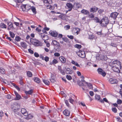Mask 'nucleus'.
<instances>
[{
	"label": "nucleus",
	"mask_w": 122,
	"mask_h": 122,
	"mask_svg": "<svg viewBox=\"0 0 122 122\" xmlns=\"http://www.w3.org/2000/svg\"><path fill=\"white\" fill-rule=\"evenodd\" d=\"M0 27L3 29H6V25L4 23H1L0 24Z\"/></svg>",
	"instance_id": "obj_28"
},
{
	"label": "nucleus",
	"mask_w": 122,
	"mask_h": 122,
	"mask_svg": "<svg viewBox=\"0 0 122 122\" xmlns=\"http://www.w3.org/2000/svg\"><path fill=\"white\" fill-rule=\"evenodd\" d=\"M27 116V119H31L33 117V116L30 114H28Z\"/></svg>",
	"instance_id": "obj_39"
},
{
	"label": "nucleus",
	"mask_w": 122,
	"mask_h": 122,
	"mask_svg": "<svg viewBox=\"0 0 122 122\" xmlns=\"http://www.w3.org/2000/svg\"><path fill=\"white\" fill-rule=\"evenodd\" d=\"M50 80L52 83H54L55 81V80L54 77H53L52 75L51 76V78L50 79Z\"/></svg>",
	"instance_id": "obj_47"
},
{
	"label": "nucleus",
	"mask_w": 122,
	"mask_h": 122,
	"mask_svg": "<svg viewBox=\"0 0 122 122\" xmlns=\"http://www.w3.org/2000/svg\"><path fill=\"white\" fill-rule=\"evenodd\" d=\"M52 42L53 44L55 45H57V44H59V43L57 42L55 40L53 41H52Z\"/></svg>",
	"instance_id": "obj_63"
},
{
	"label": "nucleus",
	"mask_w": 122,
	"mask_h": 122,
	"mask_svg": "<svg viewBox=\"0 0 122 122\" xmlns=\"http://www.w3.org/2000/svg\"><path fill=\"white\" fill-rule=\"evenodd\" d=\"M109 81V82L112 84L116 83L117 82V81L116 80L112 78L110 79Z\"/></svg>",
	"instance_id": "obj_17"
},
{
	"label": "nucleus",
	"mask_w": 122,
	"mask_h": 122,
	"mask_svg": "<svg viewBox=\"0 0 122 122\" xmlns=\"http://www.w3.org/2000/svg\"><path fill=\"white\" fill-rule=\"evenodd\" d=\"M34 55L36 57H39V54L37 52H35L34 53Z\"/></svg>",
	"instance_id": "obj_64"
},
{
	"label": "nucleus",
	"mask_w": 122,
	"mask_h": 122,
	"mask_svg": "<svg viewBox=\"0 0 122 122\" xmlns=\"http://www.w3.org/2000/svg\"><path fill=\"white\" fill-rule=\"evenodd\" d=\"M112 111L116 113L117 112V109L115 107H114L112 108Z\"/></svg>",
	"instance_id": "obj_52"
},
{
	"label": "nucleus",
	"mask_w": 122,
	"mask_h": 122,
	"mask_svg": "<svg viewBox=\"0 0 122 122\" xmlns=\"http://www.w3.org/2000/svg\"><path fill=\"white\" fill-rule=\"evenodd\" d=\"M33 79L35 82L38 83H39L41 82L40 80L38 77H34L33 78Z\"/></svg>",
	"instance_id": "obj_21"
},
{
	"label": "nucleus",
	"mask_w": 122,
	"mask_h": 122,
	"mask_svg": "<svg viewBox=\"0 0 122 122\" xmlns=\"http://www.w3.org/2000/svg\"><path fill=\"white\" fill-rule=\"evenodd\" d=\"M81 13L85 15H88L89 14V11L87 10L83 9L81 11Z\"/></svg>",
	"instance_id": "obj_20"
},
{
	"label": "nucleus",
	"mask_w": 122,
	"mask_h": 122,
	"mask_svg": "<svg viewBox=\"0 0 122 122\" xmlns=\"http://www.w3.org/2000/svg\"><path fill=\"white\" fill-rule=\"evenodd\" d=\"M118 14L116 12L112 13L110 15V17L112 18L113 19H116Z\"/></svg>",
	"instance_id": "obj_14"
},
{
	"label": "nucleus",
	"mask_w": 122,
	"mask_h": 122,
	"mask_svg": "<svg viewBox=\"0 0 122 122\" xmlns=\"http://www.w3.org/2000/svg\"><path fill=\"white\" fill-rule=\"evenodd\" d=\"M7 25H8V27L11 29L13 30L14 28L13 27L12 23L10 22H7Z\"/></svg>",
	"instance_id": "obj_25"
},
{
	"label": "nucleus",
	"mask_w": 122,
	"mask_h": 122,
	"mask_svg": "<svg viewBox=\"0 0 122 122\" xmlns=\"http://www.w3.org/2000/svg\"><path fill=\"white\" fill-rule=\"evenodd\" d=\"M58 62V61L56 59H54L52 62H51L50 63V64L52 65V64H55Z\"/></svg>",
	"instance_id": "obj_36"
},
{
	"label": "nucleus",
	"mask_w": 122,
	"mask_h": 122,
	"mask_svg": "<svg viewBox=\"0 0 122 122\" xmlns=\"http://www.w3.org/2000/svg\"><path fill=\"white\" fill-rule=\"evenodd\" d=\"M75 46L78 49H80L81 47V46L80 45L76 44Z\"/></svg>",
	"instance_id": "obj_51"
},
{
	"label": "nucleus",
	"mask_w": 122,
	"mask_h": 122,
	"mask_svg": "<svg viewBox=\"0 0 122 122\" xmlns=\"http://www.w3.org/2000/svg\"><path fill=\"white\" fill-rule=\"evenodd\" d=\"M71 63L73 64L75 66L78 67H80V66L78 63L76 62L75 61L73 60H72L71 62Z\"/></svg>",
	"instance_id": "obj_26"
},
{
	"label": "nucleus",
	"mask_w": 122,
	"mask_h": 122,
	"mask_svg": "<svg viewBox=\"0 0 122 122\" xmlns=\"http://www.w3.org/2000/svg\"><path fill=\"white\" fill-rule=\"evenodd\" d=\"M117 102L118 104H120L122 103V101L120 99H118L117 101Z\"/></svg>",
	"instance_id": "obj_54"
},
{
	"label": "nucleus",
	"mask_w": 122,
	"mask_h": 122,
	"mask_svg": "<svg viewBox=\"0 0 122 122\" xmlns=\"http://www.w3.org/2000/svg\"><path fill=\"white\" fill-rule=\"evenodd\" d=\"M113 61H112L111 62L110 64H112L113 65V66L112 67V69L114 71L116 72H119V67L118 66H116V65H117L116 64H112V62Z\"/></svg>",
	"instance_id": "obj_4"
},
{
	"label": "nucleus",
	"mask_w": 122,
	"mask_h": 122,
	"mask_svg": "<svg viewBox=\"0 0 122 122\" xmlns=\"http://www.w3.org/2000/svg\"><path fill=\"white\" fill-rule=\"evenodd\" d=\"M0 72L2 74H4L5 73V71L2 67H0Z\"/></svg>",
	"instance_id": "obj_37"
},
{
	"label": "nucleus",
	"mask_w": 122,
	"mask_h": 122,
	"mask_svg": "<svg viewBox=\"0 0 122 122\" xmlns=\"http://www.w3.org/2000/svg\"><path fill=\"white\" fill-rule=\"evenodd\" d=\"M13 85L15 87L18 91H20V89L19 87L17 85H16L14 84H13Z\"/></svg>",
	"instance_id": "obj_46"
},
{
	"label": "nucleus",
	"mask_w": 122,
	"mask_h": 122,
	"mask_svg": "<svg viewBox=\"0 0 122 122\" xmlns=\"http://www.w3.org/2000/svg\"><path fill=\"white\" fill-rule=\"evenodd\" d=\"M109 23V20L107 17H104L100 20V24L102 26H105Z\"/></svg>",
	"instance_id": "obj_1"
},
{
	"label": "nucleus",
	"mask_w": 122,
	"mask_h": 122,
	"mask_svg": "<svg viewBox=\"0 0 122 122\" xmlns=\"http://www.w3.org/2000/svg\"><path fill=\"white\" fill-rule=\"evenodd\" d=\"M93 20H94L95 22L97 23H100V20L97 17H95L94 18Z\"/></svg>",
	"instance_id": "obj_30"
},
{
	"label": "nucleus",
	"mask_w": 122,
	"mask_h": 122,
	"mask_svg": "<svg viewBox=\"0 0 122 122\" xmlns=\"http://www.w3.org/2000/svg\"><path fill=\"white\" fill-rule=\"evenodd\" d=\"M9 32L10 36L12 38H14L15 36V34L13 33L10 31Z\"/></svg>",
	"instance_id": "obj_40"
},
{
	"label": "nucleus",
	"mask_w": 122,
	"mask_h": 122,
	"mask_svg": "<svg viewBox=\"0 0 122 122\" xmlns=\"http://www.w3.org/2000/svg\"><path fill=\"white\" fill-rule=\"evenodd\" d=\"M3 115V113L1 111H0V119H1Z\"/></svg>",
	"instance_id": "obj_50"
},
{
	"label": "nucleus",
	"mask_w": 122,
	"mask_h": 122,
	"mask_svg": "<svg viewBox=\"0 0 122 122\" xmlns=\"http://www.w3.org/2000/svg\"><path fill=\"white\" fill-rule=\"evenodd\" d=\"M20 107V104L17 103H15L13 105V109L15 112H17Z\"/></svg>",
	"instance_id": "obj_3"
},
{
	"label": "nucleus",
	"mask_w": 122,
	"mask_h": 122,
	"mask_svg": "<svg viewBox=\"0 0 122 122\" xmlns=\"http://www.w3.org/2000/svg\"><path fill=\"white\" fill-rule=\"evenodd\" d=\"M27 76L29 77H31L32 76V73L30 71H28L27 72Z\"/></svg>",
	"instance_id": "obj_38"
},
{
	"label": "nucleus",
	"mask_w": 122,
	"mask_h": 122,
	"mask_svg": "<svg viewBox=\"0 0 122 122\" xmlns=\"http://www.w3.org/2000/svg\"><path fill=\"white\" fill-rule=\"evenodd\" d=\"M95 98L96 100H97L98 101H99L100 102L102 103H103L104 101L102 99H100V96L97 94L95 96Z\"/></svg>",
	"instance_id": "obj_13"
},
{
	"label": "nucleus",
	"mask_w": 122,
	"mask_h": 122,
	"mask_svg": "<svg viewBox=\"0 0 122 122\" xmlns=\"http://www.w3.org/2000/svg\"><path fill=\"white\" fill-rule=\"evenodd\" d=\"M98 72L99 74L101 75L104 77L106 75V73L101 68H98L97 69Z\"/></svg>",
	"instance_id": "obj_7"
},
{
	"label": "nucleus",
	"mask_w": 122,
	"mask_h": 122,
	"mask_svg": "<svg viewBox=\"0 0 122 122\" xmlns=\"http://www.w3.org/2000/svg\"><path fill=\"white\" fill-rule=\"evenodd\" d=\"M103 11V10L102 9H100L98 11V13L99 14H102Z\"/></svg>",
	"instance_id": "obj_56"
},
{
	"label": "nucleus",
	"mask_w": 122,
	"mask_h": 122,
	"mask_svg": "<svg viewBox=\"0 0 122 122\" xmlns=\"http://www.w3.org/2000/svg\"><path fill=\"white\" fill-rule=\"evenodd\" d=\"M64 114L66 116H68L70 114V112L67 110H65L63 112Z\"/></svg>",
	"instance_id": "obj_24"
},
{
	"label": "nucleus",
	"mask_w": 122,
	"mask_h": 122,
	"mask_svg": "<svg viewBox=\"0 0 122 122\" xmlns=\"http://www.w3.org/2000/svg\"><path fill=\"white\" fill-rule=\"evenodd\" d=\"M59 59L62 62L64 63L66 62V59L63 56L60 57H59Z\"/></svg>",
	"instance_id": "obj_32"
},
{
	"label": "nucleus",
	"mask_w": 122,
	"mask_h": 122,
	"mask_svg": "<svg viewBox=\"0 0 122 122\" xmlns=\"http://www.w3.org/2000/svg\"><path fill=\"white\" fill-rule=\"evenodd\" d=\"M65 71L66 73L68 74H71L73 73V71L69 68L66 69Z\"/></svg>",
	"instance_id": "obj_19"
},
{
	"label": "nucleus",
	"mask_w": 122,
	"mask_h": 122,
	"mask_svg": "<svg viewBox=\"0 0 122 122\" xmlns=\"http://www.w3.org/2000/svg\"><path fill=\"white\" fill-rule=\"evenodd\" d=\"M64 15L63 14L59 16V17L60 18H61V19H62L63 20L64 19Z\"/></svg>",
	"instance_id": "obj_61"
},
{
	"label": "nucleus",
	"mask_w": 122,
	"mask_h": 122,
	"mask_svg": "<svg viewBox=\"0 0 122 122\" xmlns=\"http://www.w3.org/2000/svg\"><path fill=\"white\" fill-rule=\"evenodd\" d=\"M110 46H112L115 47H116L117 46V44L112 42L111 43V44H110Z\"/></svg>",
	"instance_id": "obj_42"
},
{
	"label": "nucleus",
	"mask_w": 122,
	"mask_h": 122,
	"mask_svg": "<svg viewBox=\"0 0 122 122\" xmlns=\"http://www.w3.org/2000/svg\"><path fill=\"white\" fill-rule=\"evenodd\" d=\"M14 93L16 96V98H15V100H19L21 98V96L20 95L16 92L15 91Z\"/></svg>",
	"instance_id": "obj_16"
},
{
	"label": "nucleus",
	"mask_w": 122,
	"mask_h": 122,
	"mask_svg": "<svg viewBox=\"0 0 122 122\" xmlns=\"http://www.w3.org/2000/svg\"><path fill=\"white\" fill-rule=\"evenodd\" d=\"M20 45L22 47L25 49L26 48L27 46L26 43L24 42H21Z\"/></svg>",
	"instance_id": "obj_22"
},
{
	"label": "nucleus",
	"mask_w": 122,
	"mask_h": 122,
	"mask_svg": "<svg viewBox=\"0 0 122 122\" xmlns=\"http://www.w3.org/2000/svg\"><path fill=\"white\" fill-rule=\"evenodd\" d=\"M77 54L79 56L82 58H84L85 56V52L83 51L79 50Z\"/></svg>",
	"instance_id": "obj_5"
},
{
	"label": "nucleus",
	"mask_w": 122,
	"mask_h": 122,
	"mask_svg": "<svg viewBox=\"0 0 122 122\" xmlns=\"http://www.w3.org/2000/svg\"><path fill=\"white\" fill-rule=\"evenodd\" d=\"M49 33L51 36L55 37L57 36L58 35V33L55 31L51 30L49 32Z\"/></svg>",
	"instance_id": "obj_12"
},
{
	"label": "nucleus",
	"mask_w": 122,
	"mask_h": 122,
	"mask_svg": "<svg viewBox=\"0 0 122 122\" xmlns=\"http://www.w3.org/2000/svg\"><path fill=\"white\" fill-rule=\"evenodd\" d=\"M30 9L32 11L33 13H35L36 12V8H35L34 7L32 6L31 7Z\"/></svg>",
	"instance_id": "obj_45"
},
{
	"label": "nucleus",
	"mask_w": 122,
	"mask_h": 122,
	"mask_svg": "<svg viewBox=\"0 0 122 122\" xmlns=\"http://www.w3.org/2000/svg\"><path fill=\"white\" fill-rule=\"evenodd\" d=\"M96 59L99 60H105L107 59L106 56H103V57H102V54H101L98 56H97Z\"/></svg>",
	"instance_id": "obj_10"
},
{
	"label": "nucleus",
	"mask_w": 122,
	"mask_h": 122,
	"mask_svg": "<svg viewBox=\"0 0 122 122\" xmlns=\"http://www.w3.org/2000/svg\"><path fill=\"white\" fill-rule=\"evenodd\" d=\"M25 93L26 94H30L31 95L33 92V90L32 89L30 90L29 91H25Z\"/></svg>",
	"instance_id": "obj_27"
},
{
	"label": "nucleus",
	"mask_w": 122,
	"mask_h": 122,
	"mask_svg": "<svg viewBox=\"0 0 122 122\" xmlns=\"http://www.w3.org/2000/svg\"><path fill=\"white\" fill-rule=\"evenodd\" d=\"M67 36L69 38L72 39L74 38V36H73L72 35H68Z\"/></svg>",
	"instance_id": "obj_62"
},
{
	"label": "nucleus",
	"mask_w": 122,
	"mask_h": 122,
	"mask_svg": "<svg viewBox=\"0 0 122 122\" xmlns=\"http://www.w3.org/2000/svg\"><path fill=\"white\" fill-rule=\"evenodd\" d=\"M112 64H116L120 68L119 69V72L122 73V67H121V63L120 61L117 60H116L112 62Z\"/></svg>",
	"instance_id": "obj_2"
},
{
	"label": "nucleus",
	"mask_w": 122,
	"mask_h": 122,
	"mask_svg": "<svg viewBox=\"0 0 122 122\" xmlns=\"http://www.w3.org/2000/svg\"><path fill=\"white\" fill-rule=\"evenodd\" d=\"M74 7H76V9L78 8L81 7V5L79 3H74Z\"/></svg>",
	"instance_id": "obj_23"
},
{
	"label": "nucleus",
	"mask_w": 122,
	"mask_h": 122,
	"mask_svg": "<svg viewBox=\"0 0 122 122\" xmlns=\"http://www.w3.org/2000/svg\"><path fill=\"white\" fill-rule=\"evenodd\" d=\"M98 8L96 6H94L93 7L91 8H90V11L93 13H95L98 10Z\"/></svg>",
	"instance_id": "obj_15"
},
{
	"label": "nucleus",
	"mask_w": 122,
	"mask_h": 122,
	"mask_svg": "<svg viewBox=\"0 0 122 122\" xmlns=\"http://www.w3.org/2000/svg\"><path fill=\"white\" fill-rule=\"evenodd\" d=\"M27 6L26 5H23L21 6V8L23 11H24L26 9L27 10H28V9L26 8Z\"/></svg>",
	"instance_id": "obj_34"
},
{
	"label": "nucleus",
	"mask_w": 122,
	"mask_h": 122,
	"mask_svg": "<svg viewBox=\"0 0 122 122\" xmlns=\"http://www.w3.org/2000/svg\"><path fill=\"white\" fill-rule=\"evenodd\" d=\"M54 55L55 56H59L60 55V54L58 53H55Z\"/></svg>",
	"instance_id": "obj_59"
},
{
	"label": "nucleus",
	"mask_w": 122,
	"mask_h": 122,
	"mask_svg": "<svg viewBox=\"0 0 122 122\" xmlns=\"http://www.w3.org/2000/svg\"><path fill=\"white\" fill-rule=\"evenodd\" d=\"M43 2L46 4H51L52 2V0H44Z\"/></svg>",
	"instance_id": "obj_31"
},
{
	"label": "nucleus",
	"mask_w": 122,
	"mask_h": 122,
	"mask_svg": "<svg viewBox=\"0 0 122 122\" xmlns=\"http://www.w3.org/2000/svg\"><path fill=\"white\" fill-rule=\"evenodd\" d=\"M86 84L87 85V86L90 89H92V86L91 84L90 83H89L87 82H86Z\"/></svg>",
	"instance_id": "obj_33"
},
{
	"label": "nucleus",
	"mask_w": 122,
	"mask_h": 122,
	"mask_svg": "<svg viewBox=\"0 0 122 122\" xmlns=\"http://www.w3.org/2000/svg\"><path fill=\"white\" fill-rule=\"evenodd\" d=\"M69 102L71 103H72L74 101L73 99L71 98H70L69 100Z\"/></svg>",
	"instance_id": "obj_60"
},
{
	"label": "nucleus",
	"mask_w": 122,
	"mask_h": 122,
	"mask_svg": "<svg viewBox=\"0 0 122 122\" xmlns=\"http://www.w3.org/2000/svg\"><path fill=\"white\" fill-rule=\"evenodd\" d=\"M66 5L69 9L68 10L66 11V13H67L68 11H70L71 10L73 6L70 3H67L66 4Z\"/></svg>",
	"instance_id": "obj_9"
},
{
	"label": "nucleus",
	"mask_w": 122,
	"mask_h": 122,
	"mask_svg": "<svg viewBox=\"0 0 122 122\" xmlns=\"http://www.w3.org/2000/svg\"><path fill=\"white\" fill-rule=\"evenodd\" d=\"M94 36L93 35H89V39H93L94 38Z\"/></svg>",
	"instance_id": "obj_44"
},
{
	"label": "nucleus",
	"mask_w": 122,
	"mask_h": 122,
	"mask_svg": "<svg viewBox=\"0 0 122 122\" xmlns=\"http://www.w3.org/2000/svg\"><path fill=\"white\" fill-rule=\"evenodd\" d=\"M89 17L91 18H94V15L92 13H91L90 15L89 14Z\"/></svg>",
	"instance_id": "obj_53"
},
{
	"label": "nucleus",
	"mask_w": 122,
	"mask_h": 122,
	"mask_svg": "<svg viewBox=\"0 0 122 122\" xmlns=\"http://www.w3.org/2000/svg\"><path fill=\"white\" fill-rule=\"evenodd\" d=\"M43 81L45 84L47 85H49L50 83L49 81L45 79H43Z\"/></svg>",
	"instance_id": "obj_35"
},
{
	"label": "nucleus",
	"mask_w": 122,
	"mask_h": 122,
	"mask_svg": "<svg viewBox=\"0 0 122 122\" xmlns=\"http://www.w3.org/2000/svg\"><path fill=\"white\" fill-rule=\"evenodd\" d=\"M21 111L22 114L25 116H27L28 115L26 109L24 108H22L21 109Z\"/></svg>",
	"instance_id": "obj_11"
},
{
	"label": "nucleus",
	"mask_w": 122,
	"mask_h": 122,
	"mask_svg": "<svg viewBox=\"0 0 122 122\" xmlns=\"http://www.w3.org/2000/svg\"><path fill=\"white\" fill-rule=\"evenodd\" d=\"M21 39V38L19 36H17L15 37V40L17 41H19Z\"/></svg>",
	"instance_id": "obj_43"
},
{
	"label": "nucleus",
	"mask_w": 122,
	"mask_h": 122,
	"mask_svg": "<svg viewBox=\"0 0 122 122\" xmlns=\"http://www.w3.org/2000/svg\"><path fill=\"white\" fill-rule=\"evenodd\" d=\"M107 27V28H109V29H110L112 27V25L111 24H108Z\"/></svg>",
	"instance_id": "obj_57"
},
{
	"label": "nucleus",
	"mask_w": 122,
	"mask_h": 122,
	"mask_svg": "<svg viewBox=\"0 0 122 122\" xmlns=\"http://www.w3.org/2000/svg\"><path fill=\"white\" fill-rule=\"evenodd\" d=\"M79 31L80 29L78 28H74L72 30L73 34L76 35H77L79 34Z\"/></svg>",
	"instance_id": "obj_6"
},
{
	"label": "nucleus",
	"mask_w": 122,
	"mask_h": 122,
	"mask_svg": "<svg viewBox=\"0 0 122 122\" xmlns=\"http://www.w3.org/2000/svg\"><path fill=\"white\" fill-rule=\"evenodd\" d=\"M15 114H17V115H18V116H20V117H22V115H21V114L20 113H18V112H15Z\"/></svg>",
	"instance_id": "obj_49"
},
{
	"label": "nucleus",
	"mask_w": 122,
	"mask_h": 122,
	"mask_svg": "<svg viewBox=\"0 0 122 122\" xmlns=\"http://www.w3.org/2000/svg\"><path fill=\"white\" fill-rule=\"evenodd\" d=\"M49 58L48 56H46L44 59L45 60L46 62L48 61L49 60Z\"/></svg>",
	"instance_id": "obj_58"
},
{
	"label": "nucleus",
	"mask_w": 122,
	"mask_h": 122,
	"mask_svg": "<svg viewBox=\"0 0 122 122\" xmlns=\"http://www.w3.org/2000/svg\"><path fill=\"white\" fill-rule=\"evenodd\" d=\"M32 43L35 46H41L42 45V44L41 42L38 41H33Z\"/></svg>",
	"instance_id": "obj_8"
},
{
	"label": "nucleus",
	"mask_w": 122,
	"mask_h": 122,
	"mask_svg": "<svg viewBox=\"0 0 122 122\" xmlns=\"http://www.w3.org/2000/svg\"><path fill=\"white\" fill-rule=\"evenodd\" d=\"M66 78L69 80H70L72 79V77L71 76L67 75L66 76Z\"/></svg>",
	"instance_id": "obj_48"
},
{
	"label": "nucleus",
	"mask_w": 122,
	"mask_h": 122,
	"mask_svg": "<svg viewBox=\"0 0 122 122\" xmlns=\"http://www.w3.org/2000/svg\"><path fill=\"white\" fill-rule=\"evenodd\" d=\"M46 8L47 9H49L50 10H53L54 9V7L50 5L46 6Z\"/></svg>",
	"instance_id": "obj_29"
},
{
	"label": "nucleus",
	"mask_w": 122,
	"mask_h": 122,
	"mask_svg": "<svg viewBox=\"0 0 122 122\" xmlns=\"http://www.w3.org/2000/svg\"><path fill=\"white\" fill-rule=\"evenodd\" d=\"M70 28V26L69 25H67L64 26V29L65 30H68Z\"/></svg>",
	"instance_id": "obj_41"
},
{
	"label": "nucleus",
	"mask_w": 122,
	"mask_h": 122,
	"mask_svg": "<svg viewBox=\"0 0 122 122\" xmlns=\"http://www.w3.org/2000/svg\"><path fill=\"white\" fill-rule=\"evenodd\" d=\"M41 37H42V39L43 40H44V38L46 36H47L46 35L44 34H42L41 35Z\"/></svg>",
	"instance_id": "obj_55"
},
{
	"label": "nucleus",
	"mask_w": 122,
	"mask_h": 122,
	"mask_svg": "<svg viewBox=\"0 0 122 122\" xmlns=\"http://www.w3.org/2000/svg\"><path fill=\"white\" fill-rule=\"evenodd\" d=\"M58 69L60 73L62 75H64L65 74V72L62 70L61 66H58Z\"/></svg>",
	"instance_id": "obj_18"
}]
</instances>
